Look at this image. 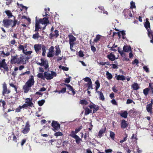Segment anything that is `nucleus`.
<instances>
[{
	"mask_svg": "<svg viewBox=\"0 0 153 153\" xmlns=\"http://www.w3.org/2000/svg\"><path fill=\"white\" fill-rule=\"evenodd\" d=\"M37 17H36L35 25V31H37L39 29L42 28L44 30L45 29L48 23V18H44L43 19H40L39 20L37 19Z\"/></svg>",
	"mask_w": 153,
	"mask_h": 153,
	"instance_id": "f257e3e1",
	"label": "nucleus"
},
{
	"mask_svg": "<svg viewBox=\"0 0 153 153\" xmlns=\"http://www.w3.org/2000/svg\"><path fill=\"white\" fill-rule=\"evenodd\" d=\"M11 62L12 64H25L26 63L25 58L22 55L20 57H18V55L12 56L11 59Z\"/></svg>",
	"mask_w": 153,
	"mask_h": 153,
	"instance_id": "f03ea898",
	"label": "nucleus"
},
{
	"mask_svg": "<svg viewBox=\"0 0 153 153\" xmlns=\"http://www.w3.org/2000/svg\"><path fill=\"white\" fill-rule=\"evenodd\" d=\"M34 48L35 51L37 53H38L42 49V55L44 56L45 55L46 51V47L44 45L39 44H35L34 45Z\"/></svg>",
	"mask_w": 153,
	"mask_h": 153,
	"instance_id": "7ed1b4c3",
	"label": "nucleus"
},
{
	"mask_svg": "<svg viewBox=\"0 0 153 153\" xmlns=\"http://www.w3.org/2000/svg\"><path fill=\"white\" fill-rule=\"evenodd\" d=\"M36 63L41 66H44L45 69H47L48 67V61L45 59L41 58L40 59V62L38 61H36Z\"/></svg>",
	"mask_w": 153,
	"mask_h": 153,
	"instance_id": "20e7f679",
	"label": "nucleus"
},
{
	"mask_svg": "<svg viewBox=\"0 0 153 153\" xmlns=\"http://www.w3.org/2000/svg\"><path fill=\"white\" fill-rule=\"evenodd\" d=\"M56 72L51 71L50 72H45L44 73L45 77L48 80L52 79L53 77L56 76Z\"/></svg>",
	"mask_w": 153,
	"mask_h": 153,
	"instance_id": "39448f33",
	"label": "nucleus"
},
{
	"mask_svg": "<svg viewBox=\"0 0 153 153\" xmlns=\"http://www.w3.org/2000/svg\"><path fill=\"white\" fill-rule=\"evenodd\" d=\"M32 99L27 98L25 100V103L22 105L23 108H26L28 106L32 107L33 106V104L32 102Z\"/></svg>",
	"mask_w": 153,
	"mask_h": 153,
	"instance_id": "423d86ee",
	"label": "nucleus"
},
{
	"mask_svg": "<svg viewBox=\"0 0 153 153\" xmlns=\"http://www.w3.org/2000/svg\"><path fill=\"white\" fill-rule=\"evenodd\" d=\"M52 130L55 131H58L60 129V125L57 122L53 121L51 123Z\"/></svg>",
	"mask_w": 153,
	"mask_h": 153,
	"instance_id": "0eeeda50",
	"label": "nucleus"
},
{
	"mask_svg": "<svg viewBox=\"0 0 153 153\" xmlns=\"http://www.w3.org/2000/svg\"><path fill=\"white\" fill-rule=\"evenodd\" d=\"M124 14L126 19H129L132 17L131 11L129 9H126L124 10Z\"/></svg>",
	"mask_w": 153,
	"mask_h": 153,
	"instance_id": "6e6552de",
	"label": "nucleus"
},
{
	"mask_svg": "<svg viewBox=\"0 0 153 153\" xmlns=\"http://www.w3.org/2000/svg\"><path fill=\"white\" fill-rule=\"evenodd\" d=\"M30 130V125L29 124V122H27L26 123L25 126L23 128L22 132L24 134H26Z\"/></svg>",
	"mask_w": 153,
	"mask_h": 153,
	"instance_id": "1a4fd4ad",
	"label": "nucleus"
},
{
	"mask_svg": "<svg viewBox=\"0 0 153 153\" xmlns=\"http://www.w3.org/2000/svg\"><path fill=\"white\" fill-rule=\"evenodd\" d=\"M34 80L33 76H31L30 77L25 83L27 85L29 86L30 87L34 85Z\"/></svg>",
	"mask_w": 153,
	"mask_h": 153,
	"instance_id": "9d476101",
	"label": "nucleus"
},
{
	"mask_svg": "<svg viewBox=\"0 0 153 153\" xmlns=\"http://www.w3.org/2000/svg\"><path fill=\"white\" fill-rule=\"evenodd\" d=\"M10 92L9 90L7 89V85L4 82L3 84V91L2 94L3 96H5L6 94H8Z\"/></svg>",
	"mask_w": 153,
	"mask_h": 153,
	"instance_id": "9b49d317",
	"label": "nucleus"
},
{
	"mask_svg": "<svg viewBox=\"0 0 153 153\" xmlns=\"http://www.w3.org/2000/svg\"><path fill=\"white\" fill-rule=\"evenodd\" d=\"M12 22V20L11 19H5L2 22L4 27H8L11 24Z\"/></svg>",
	"mask_w": 153,
	"mask_h": 153,
	"instance_id": "f8f14e48",
	"label": "nucleus"
},
{
	"mask_svg": "<svg viewBox=\"0 0 153 153\" xmlns=\"http://www.w3.org/2000/svg\"><path fill=\"white\" fill-rule=\"evenodd\" d=\"M89 107L91 109H94L93 113L96 112L99 109L98 105H96L92 103V104H90L89 105Z\"/></svg>",
	"mask_w": 153,
	"mask_h": 153,
	"instance_id": "ddd939ff",
	"label": "nucleus"
},
{
	"mask_svg": "<svg viewBox=\"0 0 153 153\" xmlns=\"http://www.w3.org/2000/svg\"><path fill=\"white\" fill-rule=\"evenodd\" d=\"M68 37L70 44H75L74 42L76 40V38L72 35H69Z\"/></svg>",
	"mask_w": 153,
	"mask_h": 153,
	"instance_id": "4468645a",
	"label": "nucleus"
},
{
	"mask_svg": "<svg viewBox=\"0 0 153 153\" xmlns=\"http://www.w3.org/2000/svg\"><path fill=\"white\" fill-rule=\"evenodd\" d=\"M27 44H25L24 45H19L18 47V50L19 51L22 50V52L23 53L25 52V49L27 48Z\"/></svg>",
	"mask_w": 153,
	"mask_h": 153,
	"instance_id": "2eb2a0df",
	"label": "nucleus"
},
{
	"mask_svg": "<svg viewBox=\"0 0 153 153\" xmlns=\"http://www.w3.org/2000/svg\"><path fill=\"white\" fill-rule=\"evenodd\" d=\"M121 127L122 128H125L128 126V124L125 120H123L121 123Z\"/></svg>",
	"mask_w": 153,
	"mask_h": 153,
	"instance_id": "dca6fc26",
	"label": "nucleus"
},
{
	"mask_svg": "<svg viewBox=\"0 0 153 153\" xmlns=\"http://www.w3.org/2000/svg\"><path fill=\"white\" fill-rule=\"evenodd\" d=\"M144 25L145 28L147 29L148 33H150L151 30L150 29V23L148 21H146L144 24Z\"/></svg>",
	"mask_w": 153,
	"mask_h": 153,
	"instance_id": "f3484780",
	"label": "nucleus"
},
{
	"mask_svg": "<svg viewBox=\"0 0 153 153\" xmlns=\"http://www.w3.org/2000/svg\"><path fill=\"white\" fill-rule=\"evenodd\" d=\"M107 57L111 61H114L115 59H117V58H116L114 55L111 53L110 54L107 55Z\"/></svg>",
	"mask_w": 153,
	"mask_h": 153,
	"instance_id": "a211bd4d",
	"label": "nucleus"
},
{
	"mask_svg": "<svg viewBox=\"0 0 153 153\" xmlns=\"http://www.w3.org/2000/svg\"><path fill=\"white\" fill-rule=\"evenodd\" d=\"M152 104H149L146 106V109L147 111L151 114H152Z\"/></svg>",
	"mask_w": 153,
	"mask_h": 153,
	"instance_id": "6ab92c4d",
	"label": "nucleus"
},
{
	"mask_svg": "<svg viewBox=\"0 0 153 153\" xmlns=\"http://www.w3.org/2000/svg\"><path fill=\"white\" fill-rule=\"evenodd\" d=\"M123 51L126 52L131 51V48L130 45L128 46L127 45H124L123 47Z\"/></svg>",
	"mask_w": 153,
	"mask_h": 153,
	"instance_id": "aec40b11",
	"label": "nucleus"
},
{
	"mask_svg": "<svg viewBox=\"0 0 153 153\" xmlns=\"http://www.w3.org/2000/svg\"><path fill=\"white\" fill-rule=\"evenodd\" d=\"M30 87L27 85L25 84V85L23 86V89L24 90V92L25 93H27L30 89Z\"/></svg>",
	"mask_w": 153,
	"mask_h": 153,
	"instance_id": "412c9836",
	"label": "nucleus"
},
{
	"mask_svg": "<svg viewBox=\"0 0 153 153\" xmlns=\"http://www.w3.org/2000/svg\"><path fill=\"white\" fill-rule=\"evenodd\" d=\"M120 115L122 117L126 118L127 117L128 113L126 111H125L123 112H122L120 114Z\"/></svg>",
	"mask_w": 153,
	"mask_h": 153,
	"instance_id": "4be33fe9",
	"label": "nucleus"
},
{
	"mask_svg": "<svg viewBox=\"0 0 153 153\" xmlns=\"http://www.w3.org/2000/svg\"><path fill=\"white\" fill-rule=\"evenodd\" d=\"M97 93L99 95V98L100 100L102 101L104 100H105V98L104 97L103 93L101 92L100 91H97Z\"/></svg>",
	"mask_w": 153,
	"mask_h": 153,
	"instance_id": "5701e85b",
	"label": "nucleus"
},
{
	"mask_svg": "<svg viewBox=\"0 0 153 153\" xmlns=\"http://www.w3.org/2000/svg\"><path fill=\"white\" fill-rule=\"evenodd\" d=\"M74 138L75 139L76 142L78 144H79L82 141V139L77 135H76Z\"/></svg>",
	"mask_w": 153,
	"mask_h": 153,
	"instance_id": "b1692460",
	"label": "nucleus"
},
{
	"mask_svg": "<svg viewBox=\"0 0 153 153\" xmlns=\"http://www.w3.org/2000/svg\"><path fill=\"white\" fill-rule=\"evenodd\" d=\"M55 48L56 49L55 52V55L56 56H58L59 53H60L61 51L58 45L56 46Z\"/></svg>",
	"mask_w": 153,
	"mask_h": 153,
	"instance_id": "393cba45",
	"label": "nucleus"
},
{
	"mask_svg": "<svg viewBox=\"0 0 153 153\" xmlns=\"http://www.w3.org/2000/svg\"><path fill=\"white\" fill-rule=\"evenodd\" d=\"M54 32H55V34H52V33H51L50 34V36L51 37H52L53 36H55L56 38L59 35V32L57 30H55L54 31Z\"/></svg>",
	"mask_w": 153,
	"mask_h": 153,
	"instance_id": "a878e982",
	"label": "nucleus"
},
{
	"mask_svg": "<svg viewBox=\"0 0 153 153\" xmlns=\"http://www.w3.org/2000/svg\"><path fill=\"white\" fill-rule=\"evenodd\" d=\"M105 128L101 129L99 132L98 136L100 138L102 135L103 133H104L105 131Z\"/></svg>",
	"mask_w": 153,
	"mask_h": 153,
	"instance_id": "bb28decb",
	"label": "nucleus"
},
{
	"mask_svg": "<svg viewBox=\"0 0 153 153\" xmlns=\"http://www.w3.org/2000/svg\"><path fill=\"white\" fill-rule=\"evenodd\" d=\"M117 79L118 80H124L125 79V77L123 75H119L117 77Z\"/></svg>",
	"mask_w": 153,
	"mask_h": 153,
	"instance_id": "cd10ccee",
	"label": "nucleus"
},
{
	"mask_svg": "<svg viewBox=\"0 0 153 153\" xmlns=\"http://www.w3.org/2000/svg\"><path fill=\"white\" fill-rule=\"evenodd\" d=\"M132 88L134 90H137L139 88V86L138 84L137 83H134L132 85Z\"/></svg>",
	"mask_w": 153,
	"mask_h": 153,
	"instance_id": "c85d7f7f",
	"label": "nucleus"
},
{
	"mask_svg": "<svg viewBox=\"0 0 153 153\" xmlns=\"http://www.w3.org/2000/svg\"><path fill=\"white\" fill-rule=\"evenodd\" d=\"M150 89V88H147L143 90V93L146 96L148 94V93L149 92Z\"/></svg>",
	"mask_w": 153,
	"mask_h": 153,
	"instance_id": "c756f323",
	"label": "nucleus"
},
{
	"mask_svg": "<svg viewBox=\"0 0 153 153\" xmlns=\"http://www.w3.org/2000/svg\"><path fill=\"white\" fill-rule=\"evenodd\" d=\"M106 75L107 76V78L108 79H111L113 77V76L108 71H107L106 73Z\"/></svg>",
	"mask_w": 153,
	"mask_h": 153,
	"instance_id": "7c9ffc66",
	"label": "nucleus"
},
{
	"mask_svg": "<svg viewBox=\"0 0 153 153\" xmlns=\"http://www.w3.org/2000/svg\"><path fill=\"white\" fill-rule=\"evenodd\" d=\"M1 54L3 57H4L5 56H9L10 55V53L9 52H7L6 53H5L4 51H2Z\"/></svg>",
	"mask_w": 153,
	"mask_h": 153,
	"instance_id": "2f4dec72",
	"label": "nucleus"
},
{
	"mask_svg": "<svg viewBox=\"0 0 153 153\" xmlns=\"http://www.w3.org/2000/svg\"><path fill=\"white\" fill-rule=\"evenodd\" d=\"M85 110V115H88L90 113H91L92 110L88 108H86Z\"/></svg>",
	"mask_w": 153,
	"mask_h": 153,
	"instance_id": "473e14b6",
	"label": "nucleus"
},
{
	"mask_svg": "<svg viewBox=\"0 0 153 153\" xmlns=\"http://www.w3.org/2000/svg\"><path fill=\"white\" fill-rule=\"evenodd\" d=\"M5 13L6 14L7 16H8L9 18L13 16L12 13L11 12L10 10H6L5 11Z\"/></svg>",
	"mask_w": 153,
	"mask_h": 153,
	"instance_id": "72a5a7b5",
	"label": "nucleus"
},
{
	"mask_svg": "<svg viewBox=\"0 0 153 153\" xmlns=\"http://www.w3.org/2000/svg\"><path fill=\"white\" fill-rule=\"evenodd\" d=\"M101 36L100 35H97L96 38L94 39V42H97L100 39Z\"/></svg>",
	"mask_w": 153,
	"mask_h": 153,
	"instance_id": "f704fd0d",
	"label": "nucleus"
},
{
	"mask_svg": "<svg viewBox=\"0 0 153 153\" xmlns=\"http://www.w3.org/2000/svg\"><path fill=\"white\" fill-rule=\"evenodd\" d=\"M95 84L96 85V87L95 90H96V92H97V91H97V90L100 88V83L99 81L98 80H97L95 82Z\"/></svg>",
	"mask_w": 153,
	"mask_h": 153,
	"instance_id": "c9c22d12",
	"label": "nucleus"
},
{
	"mask_svg": "<svg viewBox=\"0 0 153 153\" xmlns=\"http://www.w3.org/2000/svg\"><path fill=\"white\" fill-rule=\"evenodd\" d=\"M77 134L76 133L75 131H72L71 132V134H70V136L74 138L77 135L76 134Z\"/></svg>",
	"mask_w": 153,
	"mask_h": 153,
	"instance_id": "e433bc0d",
	"label": "nucleus"
},
{
	"mask_svg": "<svg viewBox=\"0 0 153 153\" xmlns=\"http://www.w3.org/2000/svg\"><path fill=\"white\" fill-rule=\"evenodd\" d=\"M130 8L131 9L136 8L135 3L133 1H131L130 2Z\"/></svg>",
	"mask_w": 153,
	"mask_h": 153,
	"instance_id": "4c0bfd02",
	"label": "nucleus"
},
{
	"mask_svg": "<svg viewBox=\"0 0 153 153\" xmlns=\"http://www.w3.org/2000/svg\"><path fill=\"white\" fill-rule=\"evenodd\" d=\"M80 104L82 105H87L88 104V102L85 100H82L80 101Z\"/></svg>",
	"mask_w": 153,
	"mask_h": 153,
	"instance_id": "58836bf2",
	"label": "nucleus"
},
{
	"mask_svg": "<svg viewBox=\"0 0 153 153\" xmlns=\"http://www.w3.org/2000/svg\"><path fill=\"white\" fill-rule=\"evenodd\" d=\"M110 137L112 139L114 140V136H115L114 133V132H113L111 131H110Z\"/></svg>",
	"mask_w": 153,
	"mask_h": 153,
	"instance_id": "ea45409f",
	"label": "nucleus"
},
{
	"mask_svg": "<svg viewBox=\"0 0 153 153\" xmlns=\"http://www.w3.org/2000/svg\"><path fill=\"white\" fill-rule=\"evenodd\" d=\"M45 102V100H41L40 101H39L38 102V104L40 106H42L43 105L44 103Z\"/></svg>",
	"mask_w": 153,
	"mask_h": 153,
	"instance_id": "a19ab883",
	"label": "nucleus"
},
{
	"mask_svg": "<svg viewBox=\"0 0 153 153\" xmlns=\"http://www.w3.org/2000/svg\"><path fill=\"white\" fill-rule=\"evenodd\" d=\"M27 51V49H26L25 51V52L23 53L24 54L26 55H30L32 53V51Z\"/></svg>",
	"mask_w": 153,
	"mask_h": 153,
	"instance_id": "79ce46f5",
	"label": "nucleus"
},
{
	"mask_svg": "<svg viewBox=\"0 0 153 153\" xmlns=\"http://www.w3.org/2000/svg\"><path fill=\"white\" fill-rule=\"evenodd\" d=\"M87 85H88V90L91 88L92 89V82H88Z\"/></svg>",
	"mask_w": 153,
	"mask_h": 153,
	"instance_id": "37998d69",
	"label": "nucleus"
},
{
	"mask_svg": "<svg viewBox=\"0 0 153 153\" xmlns=\"http://www.w3.org/2000/svg\"><path fill=\"white\" fill-rule=\"evenodd\" d=\"M149 87L150 88L152 94H153V84L149 83Z\"/></svg>",
	"mask_w": 153,
	"mask_h": 153,
	"instance_id": "c03bdc74",
	"label": "nucleus"
},
{
	"mask_svg": "<svg viewBox=\"0 0 153 153\" xmlns=\"http://www.w3.org/2000/svg\"><path fill=\"white\" fill-rule=\"evenodd\" d=\"M37 76L38 78H41V79H43L44 78V76L43 75V74L42 73H39L37 75Z\"/></svg>",
	"mask_w": 153,
	"mask_h": 153,
	"instance_id": "a18cd8bd",
	"label": "nucleus"
},
{
	"mask_svg": "<svg viewBox=\"0 0 153 153\" xmlns=\"http://www.w3.org/2000/svg\"><path fill=\"white\" fill-rule=\"evenodd\" d=\"M83 80L86 82H91V79L88 77H87L83 79Z\"/></svg>",
	"mask_w": 153,
	"mask_h": 153,
	"instance_id": "49530a36",
	"label": "nucleus"
},
{
	"mask_svg": "<svg viewBox=\"0 0 153 153\" xmlns=\"http://www.w3.org/2000/svg\"><path fill=\"white\" fill-rule=\"evenodd\" d=\"M121 33V34L122 35V36L123 38V39H125V31L124 30H123L122 31H120Z\"/></svg>",
	"mask_w": 153,
	"mask_h": 153,
	"instance_id": "de8ad7c7",
	"label": "nucleus"
},
{
	"mask_svg": "<svg viewBox=\"0 0 153 153\" xmlns=\"http://www.w3.org/2000/svg\"><path fill=\"white\" fill-rule=\"evenodd\" d=\"M22 108H23L22 107V106H21L20 105L16 109V112H20L21 111V110Z\"/></svg>",
	"mask_w": 153,
	"mask_h": 153,
	"instance_id": "09e8293b",
	"label": "nucleus"
},
{
	"mask_svg": "<svg viewBox=\"0 0 153 153\" xmlns=\"http://www.w3.org/2000/svg\"><path fill=\"white\" fill-rule=\"evenodd\" d=\"M39 38V33H37L35 34H34L33 36V38L34 39H36Z\"/></svg>",
	"mask_w": 153,
	"mask_h": 153,
	"instance_id": "8fccbe9b",
	"label": "nucleus"
},
{
	"mask_svg": "<svg viewBox=\"0 0 153 153\" xmlns=\"http://www.w3.org/2000/svg\"><path fill=\"white\" fill-rule=\"evenodd\" d=\"M119 53L120 54L122 57H124L125 56V54L124 53V51L122 50H119Z\"/></svg>",
	"mask_w": 153,
	"mask_h": 153,
	"instance_id": "3c124183",
	"label": "nucleus"
},
{
	"mask_svg": "<svg viewBox=\"0 0 153 153\" xmlns=\"http://www.w3.org/2000/svg\"><path fill=\"white\" fill-rule=\"evenodd\" d=\"M59 68H61L63 70L65 71H67L68 70V68L64 66H60L59 67Z\"/></svg>",
	"mask_w": 153,
	"mask_h": 153,
	"instance_id": "603ef678",
	"label": "nucleus"
},
{
	"mask_svg": "<svg viewBox=\"0 0 153 153\" xmlns=\"http://www.w3.org/2000/svg\"><path fill=\"white\" fill-rule=\"evenodd\" d=\"M133 102L134 104H135L134 102L132 100L130 99H128L126 102V103L127 104H129Z\"/></svg>",
	"mask_w": 153,
	"mask_h": 153,
	"instance_id": "864d4df0",
	"label": "nucleus"
},
{
	"mask_svg": "<svg viewBox=\"0 0 153 153\" xmlns=\"http://www.w3.org/2000/svg\"><path fill=\"white\" fill-rule=\"evenodd\" d=\"M17 4L18 6H19L20 7H22V9H25L26 10H27V7L23 6L22 4H20L18 3H17Z\"/></svg>",
	"mask_w": 153,
	"mask_h": 153,
	"instance_id": "5fc2aeb1",
	"label": "nucleus"
},
{
	"mask_svg": "<svg viewBox=\"0 0 153 153\" xmlns=\"http://www.w3.org/2000/svg\"><path fill=\"white\" fill-rule=\"evenodd\" d=\"M53 53L49 51L48 53L47 54V56L48 57H52L53 56Z\"/></svg>",
	"mask_w": 153,
	"mask_h": 153,
	"instance_id": "6e6d98bb",
	"label": "nucleus"
},
{
	"mask_svg": "<svg viewBox=\"0 0 153 153\" xmlns=\"http://www.w3.org/2000/svg\"><path fill=\"white\" fill-rule=\"evenodd\" d=\"M62 134L61 132H56L54 134V135L56 136L57 137L59 136H62Z\"/></svg>",
	"mask_w": 153,
	"mask_h": 153,
	"instance_id": "4d7b16f0",
	"label": "nucleus"
},
{
	"mask_svg": "<svg viewBox=\"0 0 153 153\" xmlns=\"http://www.w3.org/2000/svg\"><path fill=\"white\" fill-rule=\"evenodd\" d=\"M66 89L65 88H63L61 91H59V94H60L61 93H65L66 91Z\"/></svg>",
	"mask_w": 153,
	"mask_h": 153,
	"instance_id": "13d9d810",
	"label": "nucleus"
},
{
	"mask_svg": "<svg viewBox=\"0 0 153 153\" xmlns=\"http://www.w3.org/2000/svg\"><path fill=\"white\" fill-rule=\"evenodd\" d=\"M65 85L68 87V89L70 91L73 90V87L70 85L68 84H65Z\"/></svg>",
	"mask_w": 153,
	"mask_h": 153,
	"instance_id": "bf43d9fd",
	"label": "nucleus"
},
{
	"mask_svg": "<svg viewBox=\"0 0 153 153\" xmlns=\"http://www.w3.org/2000/svg\"><path fill=\"white\" fill-rule=\"evenodd\" d=\"M127 134H126V137H124L123 140H120V143H123V142L126 141L127 140Z\"/></svg>",
	"mask_w": 153,
	"mask_h": 153,
	"instance_id": "052dcab7",
	"label": "nucleus"
},
{
	"mask_svg": "<svg viewBox=\"0 0 153 153\" xmlns=\"http://www.w3.org/2000/svg\"><path fill=\"white\" fill-rule=\"evenodd\" d=\"M125 149L126 151V153H130L131 152V150H130L128 147H125L124 148Z\"/></svg>",
	"mask_w": 153,
	"mask_h": 153,
	"instance_id": "680f3d73",
	"label": "nucleus"
},
{
	"mask_svg": "<svg viewBox=\"0 0 153 153\" xmlns=\"http://www.w3.org/2000/svg\"><path fill=\"white\" fill-rule=\"evenodd\" d=\"M79 56L80 57H82L84 56L83 52L81 51H80L78 53Z\"/></svg>",
	"mask_w": 153,
	"mask_h": 153,
	"instance_id": "e2e57ef3",
	"label": "nucleus"
},
{
	"mask_svg": "<svg viewBox=\"0 0 153 153\" xmlns=\"http://www.w3.org/2000/svg\"><path fill=\"white\" fill-rule=\"evenodd\" d=\"M70 79H71V77H69L68 78H67L65 79V83H68L70 82Z\"/></svg>",
	"mask_w": 153,
	"mask_h": 153,
	"instance_id": "0e129e2a",
	"label": "nucleus"
},
{
	"mask_svg": "<svg viewBox=\"0 0 153 153\" xmlns=\"http://www.w3.org/2000/svg\"><path fill=\"white\" fill-rule=\"evenodd\" d=\"M143 68L144 70L146 72H149V69L148 68L147 66H144Z\"/></svg>",
	"mask_w": 153,
	"mask_h": 153,
	"instance_id": "69168bd1",
	"label": "nucleus"
},
{
	"mask_svg": "<svg viewBox=\"0 0 153 153\" xmlns=\"http://www.w3.org/2000/svg\"><path fill=\"white\" fill-rule=\"evenodd\" d=\"M82 126H80L78 128H76L75 130L76 133H78L82 129Z\"/></svg>",
	"mask_w": 153,
	"mask_h": 153,
	"instance_id": "338daca9",
	"label": "nucleus"
},
{
	"mask_svg": "<svg viewBox=\"0 0 153 153\" xmlns=\"http://www.w3.org/2000/svg\"><path fill=\"white\" fill-rule=\"evenodd\" d=\"M117 47V45H115V44H114L112 46V47H111L110 45H108V48H115L116 47Z\"/></svg>",
	"mask_w": 153,
	"mask_h": 153,
	"instance_id": "774afa93",
	"label": "nucleus"
}]
</instances>
